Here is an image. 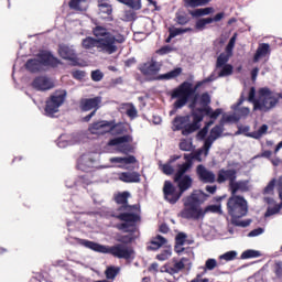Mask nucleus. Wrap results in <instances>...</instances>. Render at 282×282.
I'll use <instances>...</instances> for the list:
<instances>
[{"label":"nucleus","mask_w":282,"mask_h":282,"mask_svg":"<svg viewBox=\"0 0 282 282\" xmlns=\"http://www.w3.org/2000/svg\"><path fill=\"white\" fill-rule=\"evenodd\" d=\"M280 100H282V93H276L269 87H262L258 90V101H256V110L261 113H270L272 109H276Z\"/></svg>","instance_id":"6e6552de"},{"label":"nucleus","mask_w":282,"mask_h":282,"mask_svg":"<svg viewBox=\"0 0 282 282\" xmlns=\"http://www.w3.org/2000/svg\"><path fill=\"white\" fill-rule=\"evenodd\" d=\"M31 85L36 91H50L54 87V83L46 76L35 77Z\"/></svg>","instance_id":"aec40b11"},{"label":"nucleus","mask_w":282,"mask_h":282,"mask_svg":"<svg viewBox=\"0 0 282 282\" xmlns=\"http://www.w3.org/2000/svg\"><path fill=\"white\" fill-rule=\"evenodd\" d=\"M256 96H257V89L254 87H251L249 90L248 100L249 102H252L253 111L256 110L257 101H259V98H257Z\"/></svg>","instance_id":"49530a36"},{"label":"nucleus","mask_w":282,"mask_h":282,"mask_svg":"<svg viewBox=\"0 0 282 282\" xmlns=\"http://www.w3.org/2000/svg\"><path fill=\"white\" fill-rule=\"evenodd\" d=\"M129 130L124 123H116V121L111 120L110 133H113L115 135H124Z\"/></svg>","instance_id":"c756f323"},{"label":"nucleus","mask_w":282,"mask_h":282,"mask_svg":"<svg viewBox=\"0 0 282 282\" xmlns=\"http://www.w3.org/2000/svg\"><path fill=\"white\" fill-rule=\"evenodd\" d=\"M131 224H138V221H123L121 224H117L116 228L117 230H124V232H129L127 229L130 228Z\"/></svg>","instance_id":"4d7b16f0"},{"label":"nucleus","mask_w":282,"mask_h":282,"mask_svg":"<svg viewBox=\"0 0 282 282\" xmlns=\"http://www.w3.org/2000/svg\"><path fill=\"white\" fill-rule=\"evenodd\" d=\"M88 130L93 135H105L107 133H111V121H96L89 126Z\"/></svg>","instance_id":"dca6fc26"},{"label":"nucleus","mask_w":282,"mask_h":282,"mask_svg":"<svg viewBox=\"0 0 282 282\" xmlns=\"http://www.w3.org/2000/svg\"><path fill=\"white\" fill-rule=\"evenodd\" d=\"M209 197L204 191L195 189L191 195L183 198L184 208L181 212V217L183 219H193L194 221L204 219V209L200 206Z\"/></svg>","instance_id":"20e7f679"},{"label":"nucleus","mask_w":282,"mask_h":282,"mask_svg":"<svg viewBox=\"0 0 282 282\" xmlns=\"http://www.w3.org/2000/svg\"><path fill=\"white\" fill-rule=\"evenodd\" d=\"M185 8H204L208 6L213 0H183Z\"/></svg>","instance_id":"473e14b6"},{"label":"nucleus","mask_w":282,"mask_h":282,"mask_svg":"<svg viewBox=\"0 0 282 282\" xmlns=\"http://www.w3.org/2000/svg\"><path fill=\"white\" fill-rule=\"evenodd\" d=\"M178 147H180L181 151H193V142H191L186 139L181 140Z\"/></svg>","instance_id":"6e6d98bb"},{"label":"nucleus","mask_w":282,"mask_h":282,"mask_svg":"<svg viewBox=\"0 0 282 282\" xmlns=\"http://www.w3.org/2000/svg\"><path fill=\"white\" fill-rule=\"evenodd\" d=\"M231 196H237L238 193H248L250 191V181H237L235 180L229 185Z\"/></svg>","instance_id":"5701e85b"},{"label":"nucleus","mask_w":282,"mask_h":282,"mask_svg":"<svg viewBox=\"0 0 282 282\" xmlns=\"http://www.w3.org/2000/svg\"><path fill=\"white\" fill-rule=\"evenodd\" d=\"M210 94L208 93H203L199 96V100H198V105H200V108H197L196 106V112L198 113V116H203V120H204V116H208L212 120H217L218 116H221V108L216 109L215 111H213V108L210 107Z\"/></svg>","instance_id":"9b49d317"},{"label":"nucleus","mask_w":282,"mask_h":282,"mask_svg":"<svg viewBox=\"0 0 282 282\" xmlns=\"http://www.w3.org/2000/svg\"><path fill=\"white\" fill-rule=\"evenodd\" d=\"M204 217H206V214L214 213L217 215H224V210H221V204L219 205H208L203 209Z\"/></svg>","instance_id":"4c0bfd02"},{"label":"nucleus","mask_w":282,"mask_h":282,"mask_svg":"<svg viewBox=\"0 0 282 282\" xmlns=\"http://www.w3.org/2000/svg\"><path fill=\"white\" fill-rule=\"evenodd\" d=\"M133 142V137L131 134H124L122 137H117L108 141V147H118L119 153L123 155H129L133 153V145L130 143Z\"/></svg>","instance_id":"ddd939ff"},{"label":"nucleus","mask_w":282,"mask_h":282,"mask_svg":"<svg viewBox=\"0 0 282 282\" xmlns=\"http://www.w3.org/2000/svg\"><path fill=\"white\" fill-rule=\"evenodd\" d=\"M83 164H85L86 166H88V169H91V166H94V164L96 163V159L86 155L82 159Z\"/></svg>","instance_id":"13d9d810"},{"label":"nucleus","mask_w":282,"mask_h":282,"mask_svg":"<svg viewBox=\"0 0 282 282\" xmlns=\"http://www.w3.org/2000/svg\"><path fill=\"white\" fill-rule=\"evenodd\" d=\"M117 1H119V3H123V6H128V8H131L132 10L142 9L141 0H117Z\"/></svg>","instance_id":"e433bc0d"},{"label":"nucleus","mask_w":282,"mask_h":282,"mask_svg":"<svg viewBox=\"0 0 282 282\" xmlns=\"http://www.w3.org/2000/svg\"><path fill=\"white\" fill-rule=\"evenodd\" d=\"M90 78L94 83H100L105 78V74L100 69H96L91 72Z\"/></svg>","instance_id":"603ef678"},{"label":"nucleus","mask_w":282,"mask_h":282,"mask_svg":"<svg viewBox=\"0 0 282 282\" xmlns=\"http://www.w3.org/2000/svg\"><path fill=\"white\" fill-rule=\"evenodd\" d=\"M166 242L167 240L166 238H164V236L158 235L150 241V245L147 247V250L149 251L160 250V248H162V246H165Z\"/></svg>","instance_id":"a878e982"},{"label":"nucleus","mask_w":282,"mask_h":282,"mask_svg":"<svg viewBox=\"0 0 282 282\" xmlns=\"http://www.w3.org/2000/svg\"><path fill=\"white\" fill-rule=\"evenodd\" d=\"M226 17V13L219 12L214 18H203L196 21L195 28L196 30H205L206 25H210V23H219L221 19Z\"/></svg>","instance_id":"b1692460"},{"label":"nucleus","mask_w":282,"mask_h":282,"mask_svg":"<svg viewBox=\"0 0 282 282\" xmlns=\"http://www.w3.org/2000/svg\"><path fill=\"white\" fill-rule=\"evenodd\" d=\"M58 55L64 61H70L73 65H78V54H76V51L74 50V47L67 44H61L58 46Z\"/></svg>","instance_id":"f3484780"},{"label":"nucleus","mask_w":282,"mask_h":282,"mask_svg":"<svg viewBox=\"0 0 282 282\" xmlns=\"http://www.w3.org/2000/svg\"><path fill=\"white\" fill-rule=\"evenodd\" d=\"M163 195L169 204H177L184 194L180 189L177 191V187H175L171 181H165L163 185Z\"/></svg>","instance_id":"2eb2a0df"},{"label":"nucleus","mask_w":282,"mask_h":282,"mask_svg":"<svg viewBox=\"0 0 282 282\" xmlns=\"http://www.w3.org/2000/svg\"><path fill=\"white\" fill-rule=\"evenodd\" d=\"M118 272H120L119 268L108 267L105 271V274L107 279H113L115 276H118Z\"/></svg>","instance_id":"de8ad7c7"},{"label":"nucleus","mask_w":282,"mask_h":282,"mask_svg":"<svg viewBox=\"0 0 282 282\" xmlns=\"http://www.w3.org/2000/svg\"><path fill=\"white\" fill-rule=\"evenodd\" d=\"M188 170L177 169L173 176V182L176 184L178 191L184 195L186 191L193 188V176L188 175Z\"/></svg>","instance_id":"f8f14e48"},{"label":"nucleus","mask_w":282,"mask_h":282,"mask_svg":"<svg viewBox=\"0 0 282 282\" xmlns=\"http://www.w3.org/2000/svg\"><path fill=\"white\" fill-rule=\"evenodd\" d=\"M119 180L126 184H140L142 182L138 172H122L119 174Z\"/></svg>","instance_id":"393cba45"},{"label":"nucleus","mask_w":282,"mask_h":282,"mask_svg":"<svg viewBox=\"0 0 282 282\" xmlns=\"http://www.w3.org/2000/svg\"><path fill=\"white\" fill-rule=\"evenodd\" d=\"M235 67L231 64H227L220 67V72L218 73V78H225L226 76H232Z\"/></svg>","instance_id":"58836bf2"},{"label":"nucleus","mask_w":282,"mask_h":282,"mask_svg":"<svg viewBox=\"0 0 282 282\" xmlns=\"http://www.w3.org/2000/svg\"><path fill=\"white\" fill-rule=\"evenodd\" d=\"M221 120H223L224 124H226V122H239L240 119H239L238 115L236 113V115H229L227 117H224Z\"/></svg>","instance_id":"0e129e2a"},{"label":"nucleus","mask_w":282,"mask_h":282,"mask_svg":"<svg viewBox=\"0 0 282 282\" xmlns=\"http://www.w3.org/2000/svg\"><path fill=\"white\" fill-rule=\"evenodd\" d=\"M196 175L198 181L203 184H215L216 182L215 172L206 169L204 164H199L196 166Z\"/></svg>","instance_id":"a211bd4d"},{"label":"nucleus","mask_w":282,"mask_h":282,"mask_svg":"<svg viewBox=\"0 0 282 282\" xmlns=\"http://www.w3.org/2000/svg\"><path fill=\"white\" fill-rule=\"evenodd\" d=\"M186 239H188V236L185 232H178L175 236V243L176 246H184L186 243Z\"/></svg>","instance_id":"3c124183"},{"label":"nucleus","mask_w":282,"mask_h":282,"mask_svg":"<svg viewBox=\"0 0 282 282\" xmlns=\"http://www.w3.org/2000/svg\"><path fill=\"white\" fill-rule=\"evenodd\" d=\"M259 235H263V228H261V227L251 230V231L248 234V237H259Z\"/></svg>","instance_id":"338daca9"},{"label":"nucleus","mask_w":282,"mask_h":282,"mask_svg":"<svg viewBox=\"0 0 282 282\" xmlns=\"http://www.w3.org/2000/svg\"><path fill=\"white\" fill-rule=\"evenodd\" d=\"M237 180V170L235 169H220L217 173V184H225L229 182V186Z\"/></svg>","instance_id":"6ab92c4d"},{"label":"nucleus","mask_w":282,"mask_h":282,"mask_svg":"<svg viewBox=\"0 0 282 282\" xmlns=\"http://www.w3.org/2000/svg\"><path fill=\"white\" fill-rule=\"evenodd\" d=\"M135 162H138V159L133 155L123 156V164H135Z\"/></svg>","instance_id":"774afa93"},{"label":"nucleus","mask_w":282,"mask_h":282,"mask_svg":"<svg viewBox=\"0 0 282 282\" xmlns=\"http://www.w3.org/2000/svg\"><path fill=\"white\" fill-rule=\"evenodd\" d=\"M274 187L278 191L279 199L282 202V175L276 178H272L268 185L263 188V195H274Z\"/></svg>","instance_id":"4be33fe9"},{"label":"nucleus","mask_w":282,"mask_h":282,"mask_svg":"<svg viewBox=\"0 0 282 282\" xmlns=\"http://www.w3.org/2000/svg\"><path fill=\"white\" fill-rule=\"evenodd\" d=\"M197 100H199V94H196L193 96L188 107L192 111V118L193 122L192 123H186L184 129L182 130V135H191V133H195L200 127L199 122H203L204 116L198 115L196 107H197Z\"/></svg>","instance_id":"9d476101"},{"label":"nucleus","mask_w":282,"mask_h":282,"mask_svg":"<svg viewBox=\"0 0 282 282\" xmlns=\"http://www.w3.org/2000/svg\"><path fill=\"white\" fill-rule=\"evenodd\" d=\"M215 80V75L212 74L210 76L206 77L205 79L197 82L195 86L191 82H183L176 88L172 89L170 96L172 100H176L174 102V109H182L186 107L188 100L193 98V96H197L196 91L202 85H206L207 83H213Z\"/></svg>","instance_id":"7ed1b4c3"},{"label":"nucleus","mask_w":282,"mask_h":282,"mask_svg":"<svg viewBox=\"0 0 282 282\" xmlns=\"http://www.w3.org/2000/svg\"><path fill=\"white\" fill-rule=\"evenodd\" d=\"M117 241L119 243L115 246H105L91 240L79 239L80 246L94 250V252H99L100 254H111L116 259H126L129 260L133 256V249L127 247V245L133 241V238L129 235L120 236Z\"/></svg>","instance_id":"f03ea898"},{"label":"nucleus","mask_w":282,"mask_h":282,"mask_svg":"<svg viewBox=\"0 0 282 282\" xmlns=\"http://www.w3.org/2000/svg\"><path fill=\"white\" fill-rule=\"evenodd\" d=\"M184 261H186V258H182L180 261L175 262L173 267H169L165 270V272H167V274H177L182 272V270L186 268V265L184 264Z\"/></svg>","instance_id":"2f4dec72"},{"label":"nucleus","mask_w":282,"mask_h":282,"mask_svg":"<svg viewBox=\"0 0 282 282\" xmlns=\"http://www.w3.org/2000/svg\"><path fill=\"white\" fill-rule=\"evenodd\" d=\"M213 142H215L213 139L207 138L204 142L203 150L205 153V156L208 155V152L210 151V147H213Z\"/></svg>","instance_id":"bf43d9fd"},{"label":"nucleus","mask_w":282,"mask_h":282,"mask_svg":"<svg viewBox=\"0 0 282 282\" xmlns=\"http://www.w3.org/2000/svg\"><path fill=\"white\" fill-rule=\"evenodd\" d=\"M268 54H270V44L268 43L260 44L253 56V63H259V59L263 58V56H268Z\"/></svg>","instance_id":"bb28decb"},{"label":"nucleus","mask_w":282,"mask_h":282,"mask_svg":"<svg viewBox=\"0 0 282 282\" xmlns=\"http://www.w3.org/2000/svg\"><path fill=\"white\" fill-rule=\"evenodd\" d=\"M185 162L177 164V169L181 171H191L193 169V153L184 154Z\"/></svg>","instance_id":"72a5a7b5"},{"label":"nucleus","mask_w":282,"mask_h":282,"mask_svg":"<svg viewBox=\"0 0 282 282\" xmlns=\"http://www.w3.org/2000/svg\"><path fill=\"white\" fill-rule=\"evenodd\" d=\"M61 59L52 55L50 52L40 53L37 58L28 59L25 63V69L31 74H39L43 70V67H58Z\"/></svg>","instance_id":"1a4fd4ad"},{"label":"nucleus","mask_w":282,"mask_h":282,"mask_svg":"<svg viewBox=\"0 0 282 282\" xmlns=\"http://www.w3.org/2000/svg\"><path fill=\"white\" fill-rule=\"evenodd\" d=\"M213 12H215V8L207 7V8L195 9L193 11H189V14L194 19H199V17H208V14H213Z\"/></svg>","instance_id":"7c9ffc66"},{"label":"nucleus","mask_w":282,"mask_h":282,"mask_svg":"<svg viewBox=\"0 0 282 282\" xmlns=\"http://www.w3.org/2000/svg\"><path fill=\"white\" fill-rule=\"evenodd\" d=\"M171 254H172L171 248H166L162 252L156 254V259L158 261H167Z\"/></svg>","instance_id":"8fccbe9b"},{"label":"nucleus","mask_w":282,"mask_h":282,"mask_svg":"<svg viewBox=\"0 0 282 282\" xmlns=\"http://www.w3.org/2000/svg\"><path fill=\"white\" fill-rule=\"evenodd\" d=\"M227 213L231 216V224L240 228H248L252 224L251 219L239 220L248 215V200L243 196H231L227 200Z\"/></svg>","instance_id":"423d86ee"},{"label":"nucleus","mask_w":282,"mask_h":282,"mask_svg":"<svg viewBox=\"0 0 282 282\" xmlns=\"http://www.w3.org/2000/svg\"><path fill=\"white\" fill-rule=\"evenodd\" d=\"M98 8L101 14H107L108 17L113 12V8L111 7V4H109L105 0H98Z\"/></svg>","instance_id":"f704fd0d"},{"label":"nucleus","mask_w":282,"mask_h":282,"mask_svg":"<svg viewBox=\"0 0 282 282\" xmlns=\"http://www.w3.org/2000/svg\"><path fill=\"white\" fill-rule=\"evenodd\" d=\"M176 21L178 25H186L191 21V18L186 13H176Z\"/></svg>","instance_id":"864d4df0"},{"label":"nucleus","mask_w":282,"mask_h":282,"mask_svg":"<svg viewBox=\"0 0 282 282\" xmlns=\"http://www.w3.org/2000/svg\"><path fill=\"white\" fill-rule=\"evenodd\" d=\"M172 163L169 161L167 163L160 164L159 169L164 173V175H173L175 173V169H173Z\"/></svg>","instance_id":"37998d69"},{"label":"nucleus","mask_w":282,"mask_h":282,"mask_svg":"<svg viewBox=\"0 0 282 282\" xmlns=\"http://www.w3.org/2000/svg\"><path fill=\"white\" fill-rule=\"evenodd\" d=\"M274 274L278 279H282V261L274 263Z\"/></svg>","instance_id":"052dcab7"},{"label":"nucleus","mask_w":282,"mask_h":282,"mask_svg":"<svg viewBox=\"0 0 282 282\" xmlns=\"http://www.w3.org/2000/svg\"><path fill=\"white\" fill-rule=\"evenodd\" d=\"M85 0H70L68 2V7L70 10H82L80 9V3H83Z\"/></svg>","instance_id":"680f3d73"},{"label":"nucleus","mask_w":282,"mask_h":282,"mask_svg":"<svg viewBox=\"0 0 282 282\" xmlns=\"http://www.w3.org/2000/svg\"><path fill=\"white\" fill-rule=\"evenodd\" d=\"M93 34L97 39L87 36L82 41V47L84 50H94V47H97L104 54H116L118 52V45H122L126 41L124 35L120 33L113 34L109 29L100 25L93 29Z\"/></svg>","instance_id":"f257e3e1"},{"label":"nucleus","mask_w":282,"mask_h":282,"mask_svg":"<svg viewBox=\"0 0 282 282\" xmlns=\"http://www.w3.org/2000/svg\"><path fill=\"white\" fill-rule=\"evenodd\" d=\"M265 133H268V124H262L258 131H256L253 133V135H251V138H254L256 140H259V138H261L262 135H265Z\"/></svg>","instance_id":"5fc2aeb1"},{"label":"nucleus","mask_w":282,"mask_h":282,"mask_svg":"<svg viewBox=\"0 0 282 282\" xmlns=\"http://www.w3.org/2000/svg\"><path fill=\"white\" fill-rule=\"evenodd\" d=\"M171 52H173V47L165 45L159 48L156 51V54H159L160 56H164L165 54H171Z\"/></svg>","instance_id":"e2e57ef3"},{"label":"nucleus","mask_w":282,"mask_h":282,"mask_svg":"<svg viewBox=\"0 0 282 282\" xmlns=\"http://www.w3.org/2000/svg\"><path fill=\"white\" fill-rule=\"evenodd\" d=\"M102 104V97H94V98H87L82 99L80 101V109L82 111H98L100 109V105Z\"/></svg>","instance_id":"412c9836"},{"label":"nucleus","mask_w":282,"mask_h":282,"mask_svg":"<svg viewBox=\"0 0 282 282\" xmlns=\"http://www.w3.org/2000/svg\"><path fill=\"white\" fill-rule=\"evenodd\" d=\"M72 76L76 80H83L87 74L84 70H73Z\"/></svg>","instance_id":"69168bd1"},{"label":"nucleus","mask_w":282,"mask_h":282,"mask_svg":"<svg viewBox=\"0 0 282 282\" xmlns=\"http://www.w3.org/2000/svg\"><path fill=\"white\" fill-rule=\"evenodd\" d=\"M225 128H224V120H220L219 124H216L209 133V139L210 140H219V138H221V134L224 133Z\"/></svg>","instance_id":"c85d7f7f"},{"label":"nucleus","mask_w":282,"mask_h":282,"mask_svg":"<svg viewBox=\"0 0 282 282\" xmlns=\"http://www.w3.org/2000/svg\"><path fill=\"white\" fill-rule=\"evenodd\" d=\"M282 209V200L279 204H275L273 207H268L264 214V217H272V215H279Z\"/></svg>","instance_id":"a19ab883"},{"label":"nucleus","mask_w":282,"mask_h":282,"mask_svg":"<svg viewBox=\"0 0 282 282\" xmlns=\"http://www.w3.org/2000/svg\"><path fill=\"white\" fill-rule=\"evenodd\" d=\"M126 107H128L126 110V116H128L130 120H135V118H138V109L135 106H133V104H126Z\"/></svg>","instance_id":"79ce46f5"},{"label":"nucleus","mask_w":282,"mask_h":282,"mask_svg":"<svg viewBox=\"0 0 282 282\" xmlns=\"http://www.w3.org/2000/svg\"><path fill=\"white\" fill-rule=\"evenodd\" d=\"M129 192H122L115 196V202L118 204L117 212L119 214H112L111 217L119 219V221H140V205H129Z\"/></svg>","instance_id":"39448f33"},{"label":"nucleus","mask_w":282,"mask_h":282,"mask_svg":"<svg viewBox=\"0 0 282 282\" xmlns=\"http://www.w3.org/2000/svg\"><path fill=\"white\" fill-rule=\"evenodd\" d=\"M65 93H55L51 95L50 99L46 100L45 111L47 116H54V113H58L59 107L65 102Z\"/></svg>","instance_id":"4468645a"},{"label":"nucleus","mask_w":282,"mask_h":282,"mask_svg":"<svg viewBox=\"0 0 282 282\" xmlns=\"http://www.w3.org/2000/svg\"><path fill=\"white\" fill-rule=\"evenodd\" d=\"M236 111V116H238L239 120H241V118H248V116H250V108L248 107H241V108H237Z\"/></svg>","instance_id":"09e8293b"},{"label":"nucleus","mask_w":282,"mask_h":282,"mask_svg":"<svg viewBox=\"0 0 282 282\" xmlns=\"http://www.w3.org/2000/svg\"><path fill=\"white\" fill-rule=\"evenodd\" d=\"M161 69L162 62H158L154 58L139 65V72L149 80H173V78L182 76V67H176L169 73L158 75Z\"/></svg>","instance_id":"0eeeda50"},{"label":"nucleus","mask_w":282,"mask_h":282,"mask_svg":"<svg viewBox=\"0 0 282 282\" xmlns=\"http://www.w3.org/2000/svg\"><path fill=\"white\" fill-rule=\"evenodd\" d=\"M191 122V116H177L173 120L176 131H182Z\"/></svg>","instance_id":"cd10ccee"},{"label":"nucleus","mask_w":282,"mask_h":282,"mask_svg":"<svg viewBox=\"0 0 282 282\" xmlns=\"http://www.w3.org/2000/svg\"><path fill=\"white\" fill-rule=\"evenodd\" d=\"M217 265H218V263H217L216 259H214V258L207 259L206 262H205L203 274H206V272H208V270L209 271L215 270V268H217Z\"/></svg>","instance_id":"c03bdc74"},{"label":"nucleus","mask_w":282,"mask_h":282,"mask_svg":"<svg viewBox=\"0 0 282 282\" xmlns=\"http://www.w3.org/2000/svg\"><path fill=\"white\" fill-rule=\"evenodd\" d=\"M259 257H261L260 251L248 249L241 253L240 259H257Z\"/></svg>","instance_id":"ea45409f"},{"label":"nucleus","mask_w":282,"mask_h":282,"mask_svg":"<svg viewBox=\"0 0 282 282\" xmlns=\"http://www.w3.org/2000/svg\"><path fill=\"white\" fill-rule=\"evenodd\" d=\"M228 61H230V54L220 53L216 61V69H221V67L228 65Z\"/></svg>","instance_id":"c9c22d12"},{"label":"nucleus","mask_w":282,"mask_h":282,"mask_svg":"<svg viewBox=\"0 0 282 282\" xmlns=\"http://www.w3.org/2000/svg\"><path fill=\"white\" fill-rule=\"evenodd\" d=\"M235 259H237V251H227L219 256L220 261H235Z\"/></svg>","instance_id":"a18cd8bd"}]
</instances>
